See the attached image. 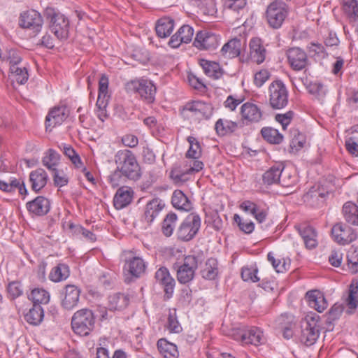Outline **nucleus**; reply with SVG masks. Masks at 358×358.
I'll use <instances>...</instances> for the list:
<instances>
[{
  "label": "nucleus",
  "instance_id": "obj_62",
  "mask_svg": "<svg viewBox=\"0 0 358 358\" xmlns=\"http://www.w3.org/2000/svg\"><path fill=\"white\" fill-rule=\"evenodd\" d=\"M108 101L97 100L96 103L95 113L97 117L102 122H104L108 118V114L106 112V107L108 106Z\"/></svg>",
  "mask_w": 358,
  "mask_h": 358
},
{
  "label": "nucleus",
  "instance_id": "obj_10",
  "mask_svg": "<svg viewBox=\"0 0 358 358\" xmlns=\"http://www.w3.org/2000/svg\"><path fill=\"white\" fill-rule=\"evenodd\" d=\"M234 339L241 341L243 345H261L266 342L262 330L257 327H251L248 329L240 331L234 336Z\"/></svg>",
  "mask_w": 358,
  "mask_h": 358
},
{
  "label": "nucleus",
  "instance_id": "obj_20",
  "mask_svg": "<svg viewBox=\"0 0 358 358\" xmlns=\"http://www.w3.org/2000/svg\"><path fill=\"white\" fill-rule=\"evenodd\" d=\"M250 59L252 62L260 64L264 62L266 56V50L259 38H253L249 43Z\"/></svg>",
  "mask_w": 358,
  "mask_h": 358
},
{
  "label": "nucleus",
  "instance_id": "obj_18",
  "mask_svg": "<svg viewBox=\"0 0 358 358\" xmlns=\"http://www.w3.org/2000/svg\"><path fill=\"white\" fill-rule=\"evenodd\" d=\"M213 108L209 103L194 101L187 103L183 108V111H189L198 118L208 119L213 114Z\"/></svg>",
  "mask_w": 358,
  "mask_h": 358
},
{
  "label": "nucleus",
  "instance_id": "obj_26",
  "mask_svg": "<svg viewBox=\"0 0 358 358\" xmlns=\"http://www.w3.org/2000/svg\"><path fill=\"white\" fill-rule=\"evenodd\" d=\"M306 297L309 306L317 312L322 313L327 308V302L323 294L318 290H310L306 292Z\"/></svg>",
  "mask_w": 358,
  "mask_h": 358
},
{
  "label": "nucleus",
  "instance_id": "obj_24",
  "mask_svg": "<svg viewBox=\"0 0 358 358\" xmlns=\"http://www.w3.org/2000/svg\"><path fill=\"white\" fill-rule=\"evenodd\" d=\"M0 63L9 66V70L13 66H17L22 63V57L20 52L15 48H0Z\"/></svg>",
  "mask_w": 358,
  "mask_h": 358
},
{
  "label": "nucleus",
  "instance_id": "obj_48",
  "mask_svg": "<svg viewBox=\"0 0 358 358\" xmlns=\"http://www.w3.org/2000/svg\"><path fill=\"white\" fill-rule=\"evenodd\" d=\"M187 141L189 143V148L186 153V157L187 158L198 159L201 153L199 143L193 136H188Z\"/></svg>",
  "mask_w": 358,
  "mask_h": 358
},
{
  "label": "nucleus",
  "instance_id": "obj_64",
  "mask_svg": "<svg viewBox=\"0 0 358 358\" xmlns=\"http://www.w3.org/2000/svg\"><path fill=\"white\" fill-rule=\"evenodd\" d=\"M328 194L327 192H320L318 189H315V188L310 189L304 196V199L307 201H312L314 203L315 201H319L321 199V201H323V199Z\"/></svg>",
  "mask_w": 358,
  "mask_h": 358
},
{
  "label": "nucleus",
  "instance_id": "obj_43",
  "mask_svg": "<svg viewBox=\"0 0 358 358\" xmlns=\"http://www.w3.org/2000/svg\"><path fill=\"white\" fill-rule=\"evenodd\" d=\"M50 294L48 291L43 288H35L32 289L29 299H31L34 304H47L50 301Z\"/></svg>",
  "mask_w": 358,
  "mask_h": 358
},
{
  "label": "nucleus",
  "instance_id": "obj_49",
  "mask_svg": "<svg viewBox=\"0 0 358 358\" xmlns=\"http://www.w3.org/2000/svg\"><path fill=\"white\" fill-rule=\"evenodd\" d=\"M347 261L352 273L358 271V246L352 245L347 255Z\"/></svg>",
  "mask_w": 358,
  "mask_h": 358
},
{
  "label": "nucleus",
  "instance_id": "obj_36",
  "mask_svg": "<svg viewBox=\"0 0 358 358\" xmlns=\"http://www.w3.org/2000/svg\"><path fill=\"white\" fill-rule=\"evenodd\" d=\"M201 275L206 280H214L218 275V263L214 258L208 259L201 270Z\"/></svg>",
  "mask_w": 358,
  "mask_h": 358
},
{
  "label": "nucleus",
  "instance_id": "obj_57",
  "mask_svg": "<svg viewBox=\"0 0 358 358\" xmlns=\"http://www.w3.org/2000/svg\"><path fill=\"white\" fill-rule=\"evenodd\" d=\"M224 8L239 12L246 6V0H222Z\"/></svg>",
  "mask_w": 358,
  "mask_h": 358
},
{
  "label": "nucleus",
  "instance_id": "obj_41",
  "mask_svg": "<svg viewBox=\"0 0 358 358\" xmlns=\"http://www.w3.org/2000/svg\"><path fill=\"white\" fill-rule=\"evenodd\" d=\"M69 268L65 264H58L53 267L49 274V278L51 281L58 282L65 280L69 276Z\"/></svg>",
  "mask_w": 358,
  "mask_h": 358
},
{
  "label": "nucleus",
  "instance_id": "obj_50",
  "mask_svg": "<svg viewBox=\"0 0 358 358\" xmlns=\"http://www.w3.org/2000/svg\"><path fill=\"white\" fill-rule=\"evenodd\" d=\"M347 305L350 309H355L358 306V285L351 284L349 287L348 296L346 299Z\"/></svg>",
  "mask_w": 358,
  "mask_h": 358
},
{
  "label": "nucleus",
  "instance_id": "obj_44",
  "mask_svg": "<svg viewBox=\"0 0 358 358\" xmlns=\"http://www.w3.org/2000/svg\"><path fill=\"white\" fill-rule=\"evenodd\" d=\"M177 219V215L174 213H168L164 219L162 231L166 237H169L173 234Z\"/></svg>",
  "mask_w": 358,
  "mask_h": 358
},
{
  "label": "nucleus",
  "instance_id": "obj_19",
  "mask_svg": "<svg viewBox=\"0 0 358 358\" xmlns=\"http://www.w3.org/2000/svg\"><path fill=\"white\" fill-rule=\"evenodd\" d=\"M284 170L282 164H275L267 170L262 176V180L264 185H271L280 183L282 186H288L289 184L282 178L281 176Z\"/></svg>",
  "mask_w": 358,
  "mask_h": 358
},
{
  "label": "nucleus",
  "instance_id": "obj_54",
  "mask_svg": "<svg viewBox=\"0 0 358 358\" xmlns=\"http://www.w3.org/2000/svg\"><path fill=\"white\" fill-rule=\"evenodd\" d=\"M234 221L237 223L240 230L245 234H251L255 229V224L252 221L243 220L241 217L236 214L234 217Z\"/></svg>",
  "mask_w": 358,
  "mask_h": 358
},
{
  "label": "nucleus",
  "instance_id": "obj_28",
  "mask_svg": "<svg viewBox=\"0 0 358 358\" xmlns=\"http://www.w3.org/2000/svg\"><path fill=\"white\" fill-rule=\"evenodd\" d=\"M199 64L202 67L205 74L214 80L221 78L224 73L220 64L215 62L201 59L199 60Z\"/></svg>",
  "mask_w": 358,
  "mask_h": 358
},
{
  "label": "nucleus",
  "instance_id": "obj_11",
  "mask_svg": "<svg viewBox=\"0 0 358 358\" xmlns=\"http://www.w3.org/2000/svg\"><path fill=\"white\" fill-rule=\"evenodd\" d=\"M331 235L334 241L342 245L350 244L357 237L355 230L343 222L336 223L333 226Z\"/></svg>",
  "mask_w": 358,
  "mask_h": 358
},
{
  "label": "nucleus",
  "instance_id": "obj_31",
  "mask_svg": "<svg viewBox=\"0 0 358 358\" xmlns=\"http://www.w3.org/2000/svg\"><path fill=\"white\" fill-rule=\"evenodd\" d=\"M342 214L345 222L351 225L358 226V206L351 201L344 203Z\"/></svg>",
  "mask_w": 358,
  "mask_h": 358
},
{
  "label": "nucleus",
  "instance_id": "obj_42",
  "mask_svg": "<svg viewBox=\"0 0 358 358\" xmlns=\"http://www.w3.org/2000/svg\"><path fill=\"white\" fill-rule=\"evenodd\" d=\"M69 229L71 230L72 234L76 237L83 238L86 241H89L90 242H94L96 239V235L93 234V232L84 228L80 224L70 223L69 224Z\"/></svg>",
  "mask_w": 358,
  "mask_h": 358
},
{
  "label": "nucleus",
  "instance_id": "obj_2",
  "mask_svg": "<svg viewBox=\"0 0 358 358\" xmlns=\"http://www.w3.org/2000/svg\"><path fill=\"white\" fill-rule=\"evenodd\" d=\"M44 15L49 21L51 32L60 41L67 39L69 34V19L52 8H47Z\"/></svg>",
  "mask_w": 358,
  "mask_h": 358
},
{
  "label": "nucleus",
  "instance_id": "obj_46",
  "mask_svg": "<svg viewBox=\"0 0 358 358\" xmlns=\"http://www.w3.org/2000/svg\"><path fill=\"white\" fill-rule=\"evenodd\" d=\"M59 161V155L53 149H49L45 152V155L43 157L42 163L49 170L55 169V166Z\"/></svg>",
  "mask_w": 358,
  "mask_h": 358
},
{
  "label": "nucleus",
  "instance_id": "obj_12",
  "mask_svg": "<svg viewBox=\"0 0 358 358\" xmlns=\"http://www.w3.org/2000/svg\"><path fill=\"white\" fill-rule=\"evenodd\" d=\"M128 255L129 256L125 259L124 266V272H127L130 278L135 279L141 278L146 271L145 262L141 257L134 255L133 251H129Z\"/></svg>",
  "mask_w": 358,
  "mask_h": 358
},
{
  "label": "nucleus",
  "instance_id": "obj_29",
  "mask_svg": "<svg viewBox=\"0 0 358 358\" xmlns=\"http://www.w3.org/2000/svg\"><path fill=\"white\" fill-rule=\"evenodd\" d=\"M241 41L236 38L229 40L220 50L221 55L226 59L235 58L241 54Z\"/></svg>",
  "mask_w": 358,
  "mask_h": 358
},
{
  "label": "nucleus",
  "instance_id": "obj_27",
  "mask_svg": "<svg viewBox=\"0 0 358 358\" xmlns=\"http://www.w3.org/2000/svg\"><path fill=\"white\" fill-rule=\"evenodd\" d=\"M48 180V174L43 169H37L32 171L29 174L31 189L36 192H38L46 185Z\"/></svg>",
  "mask_w": 358,
  "mask_h": 358
},
{
  "label": "nucleus",
  "instance_id": "obj_16",
  "mask_svg": "<svg viewBox=\"0 0 358 358\" xmlns=\"http://www.w3.org/2000/svg\"><path fill=\"white\" fill-rule=\"evenodd\" d=\"M155 278L157 282L163 286L165 297L170 299L174 292L176 281L171 275L169 269L166 267H160L156 271Z\"/></svg>",
  "mask_w": 358,
  "mask_h": 358
},
{
  "label": "nucleus",
  "instance_id": "obj_1",
  "mask_svg": "<svg viewBox=\"0 0 358 358\" xmlns=\"http://www.w3.org/2000/svg\"><path fill=\"white\" fill-rule=\"evenodd\" d=\"M115 163L124 178L138 180L141 176L140 165L134 152L128 149L118 150L114 157Z\"/></svg>",
  "mask_w": 358,
  "mask_h": 358
},
{
  "label": "nucleus",
  "instance_id": "obj_4",
  "mask_svg": "<svg viewBox=\"0 0 358 358\" xmlns=\"http://www.w3.org/2000/svg\"><path fill=\"white\" fill-rule=\"evenodd\" d=\"M95 317L92 311L83 308L76 311L71 319V327L76 334L85 336L94 329Z\"/></svg>",
  "mask_w": 358,
  "mask_h": 358
},
{
  "label": "nucleus",
  "instance_id": "obj_45",
  "mask_svg": "<svg viewBox=\"0 0 358 358\" xmlns=\"http://www.w3.org/2000/svg\"><path fill=\"white\" fill-rule=\"evenodd\" d=\"M263 138L271 143L279 144L282 141L283 136L278 130L271 127H264L261 130Z\"/></svg>",
  "mask_w": 358,
  "mask_h": 358
},
{
  "label": "nucleus",
  "instance_id": "obj_61",
  "mask_svg": "<svg viewBox=\"0 0 358 358\" xmlns=\"http://www.w3.org/2000/svg\"><path fill=\"white\" fill-rule=\"evenodd\" d=\"M308 50L315 59H323L327 55L324 47L320 43H310L308 46Z\"/></svg>",
  "mask_w": 358,
  "mask_h": 358
},
{
  "label": "nucleus",
  "instance_id": "obj_30",
  "mask_svg": "<svg viewBox=\"0 0 358 358\" xmlns=\"http://www.w3.org/2000/svg\"><path fill=\"white\" fill-rule=\"evenodd\" d=\"M299 232L307 248L313 249L317 246V232L313 227L301 225L299 228Z\"/></svg>",
  "mask_w": 358,
  "mask_h": 358
},
{
  "label": "nucleus",
  "instance_id": "obj_8",
  "mask_svg": "<svg viewBox=\"0 0 358 358\" xmlns=\"http://www.w3.org/2000/svg\"><path fill=\"white\" fill-rule=\"evenodd\" d=\"M269 103L274 109H281L288 103V91L285 84L280 80L271 83L268 87Z\"/></svg>",
  "mask_w": 358,
  "mask_h": 358
},
{
  "label": "nucleus",
  "instance_id": "obj_38",
  "mask_svg": "<svg viewBox=\"0 0 358 358\" xmlns=\"http://www.w3.org/2000/svg\"><path fill=\"white\" fill-rule=\"evenodd\" d=\"M238 128L236 122L225 119H219L215 124V129L218 136H223L227 134L232 133Z\"/></svg>",
  "mask_w": 358,
  "mask_h": 358
},
{
  "label": "nucleus",
  "instance_id": "obj_52",
  "mask_svg": "<svg viewBox=\"0 0 358 358\" xmlns=\"http://www.w3.org/2000/svg\"><path fill=\"white\" fill-rule=\"evenodd\" d=\"M7 292L9 296L15 299L23 294V286L19 281H13L8 285Z\"/></svg>",
  "mask_w": 358,
  "mask_h": 358
},
{
  "label": "nucleus",
  "instance_id": "obj_53",
  "mask_svg": "<svg viewBox=\"0 0 358 358\" xmlns=\"http://www.w3.org/2000/svg\"><path fill=\"white\" fill-rule=\"evenodd\" d=\"M343 8L351 17H358V1L357 0H343Z\"/></svg>",
  "mask_w": 358,
  "mask_h": 358
},
{
  "label": "nucleus",
  "instance_id": "obj_63",
  "mask_svg": "<svg viewBox=\"0 0 358 358\" xmlns=\"http://www.w3.org/2000/svg\"><path fill=\"white\" fill-rule=\"evenodd\" d=\"M292 136V144L295 148H303L305 143V137L297 129H292L290 131Z\"/></svg>",
  "mask_w": 358,
  "mask_h": 358
},
{
  "label": "nucleus",
  "instance_id": "obj_21",
  "mask_svg": "<svg viewBox=\"0 0 358 358\" xmlns=\"http://www.w3.org/2000/svg\"><path fill=\"white\" fill-rule=\"evenodd\" d=\"M164 207V203L159 198H155L147 203L145 207L143 220L148 224H150L159 215Z\"/></svg>",
  "mask_w": 358,
  "mask_h": 358
},
{
  "label": "nucleus",
  "instance_id": "obj_34",
  "mask_svg": "<svg viewBox=\"0 0 358 358\" xmlns=\"http://www.w3.org/2000/svg\"><path fill=\"white\" fill-rule=\"evenodd\" d=\"M171 203L174 208L185 211H189L192 208V203L187 196L181 190L176 189L173 192Z\"/></svg>",
  "mask_w": 358,
  "mask_h": 358
},
{
  "label": "nucleus",
  "instance_id": "obj_59",
  "mask_svg": "<svg viewBox=\"0 0 358 358\" xmlns=\"http://www.w3.org/2000/svg\"><path fill=\"white\" fill-rule=\"evenodd\" d=\"M108 88V79L106 76H102L99 82V95L97 100L108 101L107 97Z\"/></svg>",
  "mask_w": 358,
  "mask_h": 358
},
{
  "label": "nucleus",
  "instance_id": "obj_56",
  "mask_svg": "<svg viewBox=\"0 0 358 358\" xmlns=\"http://www.w3.org/2000/svg\"><path fill=\"white\" fill-rule=\"evenodd\" d=\"M257 268L252 267H243L241 270V278L244 281L258 282L259 278L257 277Z\"/></svg>",
  "mask_w": 358,
  "mask_h": 358
},
{
  "label": "nucleus",
  "instance_id": "obj_35",
  "mask_svg": "<svg viewBox=\"0 0 358 358\" xmlns=\"http://www.w3.org/2000/svg\"><path fill=\"white\" fill-rule=\"evenodd\" d=\"M157 348L160 354L164 358H178V351L177 346L165 338H161L157 341Z\"/></svg>",
  "mask_w": 358,
  "mask_h": 358
},
{
  "label": "nucleus",
  "instance_id": "obj_32",
  "mask_svg": "<svg viewBox=\"0 0 358 358\" xmlns=\"http://www.w3.org/2000/svg\"><path fill=\"white\" fill-rule=\"evenodd\" d=\"M132 201V191L129 189L120 187L117 191L113 203L116 209H122L129 205Z\"/></svg>",
  "mask_w": 358,
  "mask_h": 358
},
{
  "label": "nucleus",
  "instance_id": "obj_37",
  "mask_svg": "<svg viewBox=\"0 0 358 358\" xmlns=\"http://www.w3.org/2000/svg\"><path fill=\"white\" fill-rule=\"evenodd\" d=\"M10 73L11 78L20 85L26 83L29 79L27 68L23 62L17 66L11 67Z\"/></svg>",
  "mask_w": 358,
  "mask_h": 358
},
{
  "label": "nucleus",
  "instance_id": "obj_15",
  "mask_svg": "<svg viewBox=\"0 0 358 358\" xmlns=\"http://www.w3.org/2000/svg\"><path fill=\"white\" fill-rule=\"evenodd\" d=\"M69 111L66 106H61L52 108L45 117V129L50 131L57 126L61 125L68 117Z\"/></svg>",
  "mask_w": 358,
  "mask_h": 358
},
{
  "label": "nucleus",
  "instance_id": "obj_3",
  "mask_svg": "<svg viewBox=\"0 0 358 358\" xmlns=\"http://www.w3.org/2000/svg\"><path fill=\"white\" fill-rule=\"evenodd\" d=\"M125 90L128 93L138 94L148 103L155 100L157 87L150 80L143 78L131 80L125 84Z\"/></svg>",
  "mask_w": 358,
  "mask_h": 358
},
{
  "label": "nucleus",
  "instance_id": "obj_14",
  "mask_svg": "<svg viewBox=\"0 0 358 358\" xmlns=\"http://www.w3.org/2000/svg\"><path fill=\"white\" fill-rule=\"evenodd\" d=\"M289 64L294 71L306 69L310 64L306 52L300 48H292L287 51Z\"/></svg>",
  "mask_w": 358,
  "mask_h": 358
},
{
  "label": "nucleus",
  "instance_id": "obj_33",
  "mask_svg": "<svg viewBox=\"0 0 358 358\" xmlns=\"http://www.w3.org/2000/svg\"><path fill=\"white\" fill-rule=\"evenodd\" d=\"M174 28V20L171 17H162L158 20L155 30L160 38H166L171 35Z\"/></svg>",
  "mask_w": 358,
  "mask_h": 358
},
{
  "label": "nucleus",
  "instance_id": "obj_5",
  "mask_svg": "<svg viewBox=\"0 0 358 358\" xmlns=\"http://www.w3.org/2000/svg\"><path fill=\"white\" fill-rule=\"evenodd\" d=\"M289 13L288 6L282 0H275L269 3L266 10V19L273 29L282 25Z\"/></svg>",
  "mask_w": 358,
  "mask_h": 358
},
{
  "label": "nucleus",
  "instance_id": "obj_7",
  "mask_svg": "<svg viewBox=\"0 0 358 358\" xmlns=\"http://www.w3.org/2000/svg\"><path fill=\"white\" fill-rule=\"evenodd\" d=\"M201 223V217L198 214H189L179 225L176 231L177 238L186 242L192 240L199 232Z\"/></svg>",
  "mask_w": 358,
  "mask_h": 358
},
{
  "label": "nucleus",
  "instance_id": "obj_51",
  "mask_svg": "<svg viewBox=\"0 0 358 358\" xmlns=\"http://www.w3.org/2000/svg\"><path fill=\"white\" fill-rule=\"evenodd\" d=\"M62 150L64 154L71 161L75 166L78 168L81 166L80 157L71 146L64 144L62 145Z\"/></svg>",
  "mask_w": 358,
  "mask_h": 358
},
{
  "label": "nucleus",
  "instance_id": "obj_39",
  "mask_svg": "<svg viewBox=\"0 0 358 358\" xmlns=\"http://www.w3.org/2000/svg\"><path fill=\"white\" fill-rule=\"evenodd\" d=\"M44 311L38 304H34L29 312L24 315V320L32 325H38L43 321Z\"/></svg>",
  "mask_w": 358,
  "mask_h": 358
},
{
  "label": "nucleus",
  "instance_id": "obj_9",
  "mask_svg": "<svg viewBox=\"0 0 358 358\" xmlns=\"http://www.w3.org/2000/svg\"><path fill=\"white\" fill-rule=\"evenodd\" d=\"M300 341L306 346L313 345L320 336V325L315 317H307L301 322Z\"/></svg>",
  "mask_w": 358,
  "mask_h": 358
},
{
  "label": "nucleus",
  "instance_id": "obj_55",
  "mask_svg": "<svg viewBox=\"0 0 358 358\" xmlns=\"http://www.w3.org/2000/svg\"><path fill=\"white\" fill-rule=\"evenodd\" d=\"M178 35H180V41H183L184 43H188L192 40L194 35V29L188 25H182L178 30Z\"/></svg>",
  "mask_w": 358,
  "mask_h": 358
},
{
  "label": "nucleus",
  "instance_id": "obj_22",
  "mask_svg": "<svg viewBox=\"0 0 358 358\" xmlns=\"http://www.w3.org/2000/svg\"><path fill=\"white\" fill-rule=\"evenodd\" d=\"M80 290L75 285H68L64 288V296L62 301V306L66 310L75 308L79 301Z\"/></svg>",
  "mask_w": 358,
  "mask_h": 358
},
{
  "label": "nucleus",
  "instance_id": "obj_13",
  "mask_svg": "<svg viewBox=\"0 0 358 358\" xmlns=\"http://www.w3.org/2000/svg\"><path fill=\"white\" fill-rule=\"evenodd\" d=\"M43 24V20L38 11L29 10L20 14L19 25L24 29H28L38 34L41 31Z\"/></svg>",
  "mask_w": 358,
  "mask_h": 358
},
{
  "label": "nucleus",
  "instance_id": "obj_23",
  "mask_svg": "<svg viewBox=\"0 0 358 358\" xmlns=\"http://www.w3.org/2000/svg\"><path fill=\"white\" fill-rule=\"evenodd\" d=\"M28 211L38 216L46 215L50 208V201L44 196H39L27 203Z\"/></svg>",
  "mask_w": 358,
  "mask_h": 358
},
{
  "label": "nucleus",
  "instance_id": "obj_58",
  "mask_svg": "<svg viewBox=\"0 0 358 358\" xmlns=\"http://www.w3.org/2000/svg\"><path fill=\"white\" fill-rule=\"evenodd\" d=\"M53 174V181L54 184L57 187H64L69 182V178L64 173L63 171H59L57 169L52 171Z\"/></svg>",
  "mask_w": 358,
  "mask_h": 358
},
{
  "label": "nucleus",
  "instance_id": "obj_40",
  "mask_svg": "<svg viewBox=\"0 0 358 358\" xmlns=\"http://www.w3.org/2000/svg\"><path fill=\"white\" fill-rule=\"evenodd\" d=\"M129 301V300L127 295L117 293L109 296L108 307L110 310H120L128 306Z\"/></svg>",
  "mask_w": 358,
  "mask_h": 358
},
{
  "label": "nucleus",
  "instance_id": "obj_6",
  "mask_svg": "<svg viewBox=\"0 0 358 358\" xmlns=\"http://www.w3.org/2000/svg\"><path fill=\"white\" fill-rule=\"evenodd\" d=\"M203 262L202 256H185L183 262L177 268V280L181 284H187L194 278L195 271Z\"/></svg>",
  "mask_w": 358,
  "mask_h": 358
},
{
  "label": "nucleus",
  "instance_id": "obj_60",
  "mask_svg": "<svg viewBox=\"0 0 358 358\" xmlns=\"http://www.w3.org/2000/svg\"><path fill=\"white\" fill-rule=\"evenodd\" d=\"M188 174H191L188 173V170L181 172L178 169H175L171 170L170 177L176 184L180 185L188 180Z\"/></svg>",
  "mask_w": 358,
  "mask_h": 358
},
{
  "label": "nucleus",
  "instance_id": "obj_47",
  "mask_svg": "<svg viewBox=\"0 0 358 358\" xmlns=\"http://www.w3.org/2000/svg\"><path fill=\"white\" fill-rule=\"evenodd\" d=\"M165 327L170 333L178 334L182 331V327L177 319L176 310L169 311L167 322Z\"/></svg>",
  "mask_w": 358,
  "mask_h": 358
},
{
  "label": "nucleus",
  "instance_id": "obj_17",
  "mask_svg": "<svg viewBox=\"0 0 358 358\" xmlns=\"http://www.w3.org/2000/svg\"><path fill=\"white\" fill-rule=\"evenodd\" d=\"M193 44L200 50H212L217 46L218 38L215 34L206 31H199L196 34Z\"/></svg>",
  "mask_w": 358,
  "mask_h": 358
},
{
  "label": "nucleus",
  "instance_id": "obj_25",
  "mask_svg": "<svg viewBox=\"0 0 358 358\" xmlns=\"http://www.w3.org/2000/svg\"><path fill=\"white\" fill-rule=\"evenodd\" d=\"M243 120L248 122H258L262 117V113L258 106L252 103L246 102L241 108Z\"/></svg>",
  "mask_w": 358,
  "mask_h": 358
}]
</instances>
